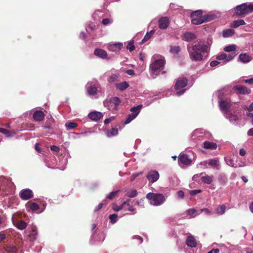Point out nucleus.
Returning a JSON list of instances; mask_svg holds the SVG:
<instances>
[{"label": "nucleus", "mask_w": 253, "mask_h": 253, "mask_svg": "<svg viewBox=\"0 0 253 253\" xmlns=\"http://www.w3.org/2000/svg\"><path fill=\"white\" fill-rule=\"evenodd\" d=\"M189 58L192 61L201 62L208 55V46L204 43L197 42L188 44L187 47Z\"/></svg>", "instance_id": "1"}, {"label": "nucleus", "mask_w": 253, "mask_h": 253, "mask_svg": "<svg viewBox=\"0 0 253 253\" xmlns=\"http://www.w3.org/2000/svg\"><path fill=\"white\" fill-rule=\"evenodd\" d=\"M166 61L162 56H154L151 59L150 69L152 74L157 75L164 69Z\"/></svg>", "instance_id": "2"}, {"label": "nucleus", "mask_w": 253, "mask_h": 253, "mask_svg": "<svg viewBox=\"0 0 253 253\" xmlns=\"http://www.w3.org/2000/svg\"><path fill=\"white\" fill-rule=\"evenodd\" d=\"M235 15L239 17H244L253 11V3L248 4L244 3L236 6L234 8Z\"/></svg>", "instance_id": "3"}, {"label": "nucleus", "mask_w": 253, "mask_h": 253, "mask_svg": "<svg viewBox=\"0 0 253 253\" xmlns=\"http://www.w3.org/2000/svg\"><path fill=\"white\" fill-rule=\"evenodd\" d=\"M146 199L151 205L158 206L162 205L165 201L164 195L160 193H148L146 195Z\"/></svg>", "instance_id": "4"}, {"label": "nucleus", "mask_w": 253, "mask_h": 253, "mask_svg": "<svg viewBox=\"0 0 253 253\" xmlns=\"http://www.w3.org/2000/svg\"><path fill=\"white\" fill-rule=\"evenodd\" d=\"M142 105H139L136 107H132L130 109L131 114H129L126 118L125 122V124H129L131 121L134 119L139 114Z\"/></svg>", "instance_id": "5"}, {"label": "nucleus", "mask_w": 253, "mask_h": 253, "mask_svg": "<svg viewBox=\"0 0 253 253\" xmlns=\"http://www.w3.org/2000/svg\"><path fill=\"white\" fill-rule=\"evenodd\" d=\"M121 103V100L118 97H111L107 103V108L111 111H116Z\"/></svg>", "instance_id": "6"}, {"label": "nucleus", "mask_w": 253, "mask_h": 253, "mask_svg": "<svg viewBox=\"0 0 253 253\" xmlns=\"http://www.w3.org/2000/svg\"><path fill=\"white\" fill-rule=\"evenodd\" d=\"M19 196L23 200H28L33 197V191L30 189H24L19 193Z\"/></svg>", "instance_id": "7"}, {"label": "nucleus", "mask_w": 253, "mask_h": 253, "mask_svg": "<svg viewBox=\"0 0 253 253\" xmlns=\"http://www.w3.org/2000/svg\"><path fill=\"white\" fill-rule=\"evenodd\" d=\"M188 84V80L185 77H180L176 81L174 88L176 90H179L185 87Z\"/></svg>", "instance_id": "8"}, {"label": "nucleus", "mask_w": 253, "mask_h": 253, "mask_svg": "<svg viewBox=\"0 0 253 253\" xmlns=\"http://www.w3.org/2000/svg\"><path fill=\"white\" fill-rule=\"evenodd\" d=\"M160 177L158 171L156 170H151L148 172L146 175L147 179L152 183L157 181Z\"/></svg>", "instance_id": "9"}, {"label": "nucleus", "mask_w": 253, "mask_h": 253, "mask_svg": "<svg viewBox=\"0 0 253 253\" xmlns=\"http://www.w3.org/2000/svg\"><path fill=\"white\" fill-rule=\"evenodd\" d=\"M233 89L237 91V93L240 94H249L251 93V90L244 85H236L233 87Z\"/></svg>", "instance_id": "10"}, {"label": "nucleus", "mask_w": 253, "mask_h": 253, "mask_svg": "<svg viewBox=\"0 0 253 253\" xmlns=\"http://www.w3.org/2000/svg\"><path fill=\"white\" fill-rule=\"evenodd\" d=\"M159 27L161 29H166L169 24V20L168 17H161L158 21Z\"/></svg>", "instance_id": "11"}, {"label": "nucleus", "mask_w": 253, "mask_h": 253, "mask_svg": "<svg viewBox=\"0 0 253 253\" xmlns=\"http://www.w3.org/2000/svg\"><path fill=\"white\" fill-rule=\"evenodd\" d=\"M178 162L185 165H189L192 163V160L187 154H184L180 155Z\"/></svg>", "instance_id": "12"}, {"label": "nucleus", "mask_w": 253, "mask_h": 253, "mask_svg": "<svg viewBox=\"0 0 253 253\" xmlns=\"http://www.w3.org/2000/svg\"><path fill=\"white\" fill-rule=\"evenodd\" d=\"M88 117L91 120L97 121L103 117V115L99 112H91L88 115Z\"/></svg>", "instance_id": "13"}, {"label": "nucleus", "mask_w": 253, "mask_h": 253, "mask_svg": "<svg viewBox=\"0 0 253 253\" xmlns=\"http://www.w3.org/2000/svg\"><path fill=\"white\" fill-rule=\"evenodd\" d=\"M86 90L88 94L89 95H94L97 94V87L95 84H87L86 86Z\"/></svg>", "instance_id": "14"}, {"label": "nucleus", "mask_w": 253, "mask_h": 253, "mask_svg": "<svg viewBox=\"0 0 253 253\" xmlns=\"http://www.w3.org/2000/svg\"><path fill=\"white\" fill-rule=\"evenodd\" d=\"M44 116V114L42 111L38 110L34 112L33 118L35 121L40 122L43 120Z\"/></svg>", "instance_id": "15"}, {"label": "nucleus", "mask_w": 253, "mask_h": 253, "mask_svg": "<svg viewBox=\"0 0 253 253\" xmlns=\"http://www.w3.org/2000/svg\"><path fill=\"white\" fill-rule=\"evenodd\" d=\"M213 178L214 177L212 175H209L208 174H205V175L201 176V179L204 183L211 184L213 181Z\"/></svg>", "instance_id": "16"}, {"label": "nucleus", "mask_w": 253, "mask_h": 253, "mask_svg": "<svg viewBox=\"0 0 253 253\" xmlns=\"http://www.w3.org/2000/svg\"><path fill=\"white\" fill-rule=\"evenodd\" d=\"M186 244L188 247L192 248L196 247L197 246L196 241L192 236H189L187 237L186 241Z\"/></svg>", "instance_id": "17"}, {"label": "nucleus", "mask_w": 253, "mask_h": 253, "mask_svg": "<svg viewBox=\"0 0 253 253\" xmlns=\"http://www.w3.org/2000/svg\"><path fill=\"white\" fill-rule=\"evenodd\" d=\"M94 54L95 55L103 59H106L107 57L106 51L102 49H96L94 51Z\"/></svg>", "instance_id": "18"}, {"label": "nucleus", "mask_w": 253, "mask_h": 253, "mask_svg": "<svg viewBox=\"0 0 253 253\" xmlns=\"http://www.w3.org/2000/svg\"><path fill=\"white\" fill-rule=\"evenodd\" d=\"M204 148L207 149L215 150L217 148V144L215 143L207 141L204 142Z\"/></svg>", "instance_id": "19"}, {"label": "nucleus", "mask_w": 253, "mask_h": 253, "mask_svg": "<svg viewBox=\"0 0 253 253\" xmlns=\"http://www.w3.org/2000/svg\"><path fill=\"white\" fill-rule=\"evenodd\" d=\"M204 18V16H203V17H195V16L191 17L192 23L195 25L201 24L205 22Z\"/></svg>", "instance_id": "20"}, {"label": "nucleus", "mask_w": 253, "mask_h": 253, "mask_svg": "<svg viewBox=\"0 0 253 253\" xmlns=\"http://www.w3.org/2000/svg\"><path fill=\"white\" fill-rule=\"evenodd\" d=\"M239 59L243 63H247L251 60V57L247 53H242L239 55Z\"/></svg>", "instance_id": "21"}, {"label": "nucleus", "mask_w": 253, "mask_h": 253, "mask_svg": "<svg viewBox=\"0 0 253 253\" xmlns=\"http://www.w3.org/2000/svg\"><path fill=\"white\" fill-rule=\"evenodd\" d=\"M225 160L227 164L231 167H232L234 168H237V167H241L243 166H242L240 164L235 163L233 160L230 157L226 158L225 159Z\"/></svg>", "instance_id": "22"}, {"label": "nucleus", "mask_w": 253, "mask_h": 253, "mask_svg": "<svg viewBox=\"0 0 253 253\" xmlns=\"http://www.w3.org/2000/svg\"><path fill=\"white\" fill-rule=\"evenodd\" d=\"M196 38L195 35L191 32H187L184 34L183 40L190 42L193 40H194Z\"/></svg>", "instance_id": "23"}, {"label": "nucleus", "mask_w": 253, "mask_h": 253, "mask_svg": "<svg viewBox=\"0 0 253 253\" xmlns=\"http://www.w3.org/2000/svg\"><path fill=\"white\" fill-rule=\"evenodd\" d=\"M116 86L117 89L123 91L129 86V84L126 82H123L116 84Z\"/></svg>", "instance_id": "24"}, {"label": "nucleus", "mask_w": 253, "mask_h": 253, "mask_svg": "<svg viewBox=\"0 0 253 253\" xmlns=\"http://www.w3.org/2000/svg\"><path fill=\"white\" fill-rule=\"evenodd\" d=\"M246 23L244 20L239 19L234 21L231 24V27L233 28H236L241 25H245Z\"/></svg>", "instance_id": "25"}, {"label": "nucleus", "mask_w": 253, "mask_h": 253, "mask_svg": "<svg viewBox=\"0 0 253 253\" xmlns=\"http://www.w3.org/2000/svg\"><path fill=\"white\" fill-rule=\"evenodd\" d=\"M219 106L221 110H227L229 107L230 105L229 103L225 100H221L219 102Z\"/></svg>", "instance_id": "26"}, {"label": "nucleus", "mask_w": 253, "mask_h": 253, "mask_svg": "<svg viewBox=\"0 0 253 253\" xmlns=\"http://www.w3.org/2000/svg\"><path fill=\"white\" fill-rule=\"evenodd\" d=\"M0 132L5 134L7 137L12 136L15 132L14 130L9 131L5 128L0 127Z\"/></svg>", "instance_id": "27"}, {"label": "nucleus", "mask_w": 253, "mask_h": 253, "mask_svg": "<svg viewBox=\"0 0 253 253\" xmlns=\"http://www.w3.org/2000/svg\"><path fill=\"white\" fill-rule=\"evenodd\" d=\"M27 223L23 220L19 221L16 224V227L19 230H23L27 227Z\"/></svg>", "instance_id": "28"}, {"label": "nucleus", "mask_w": 253, "mask_h": 253, "mask_svg": "<svg viewBox=\"0 0 253 253\" xmlns=\"http://www.w3.org/2000/svg\"><path fill=\"white\" fill-rule=\"evenodd\" d=\"M5 250L7 253H17V248L15 246L13 245L6 246L5 247Z\"/></svg>", "instance_id": "29"}, {"label": "nucleus", "mask_w": 253, "mask_h": 253, "mask_svg": "<svg viewBox=\"0 0 253 253\" xmlns=\"http://www.w3.org/2000/svg\"><path fill=\"white\" fill-rule=\"evenodd\" d=\"M234 34V31L232 29H228L223 31V36L225 38L229 37Z\"/></svg>", "instance_id": "30"}, {"label": "nucleus", "mask_w": 253, "mask_h": 253, "mask_svg": "<svg viewBox=\"0 0 253 253\" xmlns=\"http://www.w3.org/2000/svg\"><path fill=\"white\" fill-rule=\"evenodd\" d=\"M181 50L179 46H170L169 52L172 54H178Z\"/></svg>", "instance_id": "31"}, {"label": "nucleus", "mask_w": 253, "mask_h": 253, "mask_svg": "<svg viewBox=\"0 0 253 253\" xmlns=\"http://www.w3.org/2000/svg\"><path fill=\"white\" fill-rule=\"evenodd\" d=\"M38 234L36 229L33 228L31 232L29 234V238L31 241H34L36 239L37 236Z\"/></svg>", "instance_id": "32"}, {"label": "nucleus", "mask_w": 253, "mask_h": 253, "mask_svg": "<svg viewBox=\"0 0 253 253\" xmlns=\"http://www.w3.org/2000/svg\"><path fill=\"white\" fill-rule=\"evenodd\" d=\"M226 207L224 205H222L218 206L216 209V212L217 214H223L225 211Z\"/></svg>", "instance_id": "33"}, {"label": "nucleus", "mask_w": 253, "mask_h": 253, "mask_svg": "<svg viewBox=\"0 0 253 253\" xmlns=\"http://www.w3.org/2000/svg\"><path fill=\"white\" fill-rule=\"evenodd\" d=\"M78 125L75 122H69L65 124V126L67 129H72L77 126Z\"/></svg>", "instance_id": "34"}, {"label": "nucleus", "mask_w": 253, "mask_h": 253, "mask_svg": "<svg viewBox=\"0 0 253 253\" xmlns=\"http://www.w3.org/2000/svg\"><path fill=\"white\" fill-rule=\"evenodd\" d=\"M137 191L136 190H131L126 193V195L129 198H134L137 195Z\"/></svg>", "instance_id": "35"}, {"label": "nucleus", "mask_w": 253, "mask_h": 253, "mask_svg": "<svg viewBox=\"0 0 253 253\" xmlns=\"http://www.w3.org/2000/svg\"><path fill=\"white\" fill-rule=\"evenodd\" d=\"M236 49V45L235 44H231L227 46L224 48V50L226 52L234 51Z\"/></svg>", "instance_id": "36"}, {"label": "nucleus", "mask_w": 253, "mask_h": 253, "mask_svg": "<svg viewBox=\"0 0 253 253\" xmlns=\"http://www.w3.org/2000/svg\"><path fill=\"white\" fill-rule=\"evenodd\" d=\"M208 164L213 168H216L218 166V160L215 159L209 160Z\"/></svg>", "instance_id": "37"}, {"label": "nucleus", "mask_w": 253, "mask_h": 253, "mask_svg": "<svg viewBox=\"0 0 253 253\" xmlns=\"http://www.w3.org/2000/svg\"><path fill=\"white\" fill-rule=\"evenodd\" d=\"M118 133V129L117 128L114 127L111 129V130L108 131L107 133V135L109 137H111L112 136H114L117 135Z\"/></svg>", "instance_id": "38"}, {"label": "nucleus", "mask_w": 253, "mask_h": 253, "mask_svg": "<svg viewBox=\"0 0 253 253\" xmlns=\"http://www.w3.org/2000/svg\"><path fill=\"white\" fill-rule=\"evenodd\" d=\"M119 76H120V75L119 74H112L110 76V77L108 79V82H109L110 83H111V82H114L117 81L118 80V79L119 78Z\"/></svg>", "instance_id": "39"}, {"label": "nucleus", "mask_w": 253, "mask_h": 253, "mask_svg": "<svg viewBox=\"0 0 253 253\" xmlns=\"http://www.w3.org/2000/svg\"><path fill=\"white\" fill-rule=\"evenodd\" d=\"M204 16L205 22L211 21L216 18V16L214 14H208Z\"/></svg>", "instance_id": "40"}, {"label": "nucleus", "mask_w": 253, "mask_h": 253, "mask_svg": "<svg viewBox=\"0 0 253 253\" xmlns=\"http://www.w3.org/2000/svg\"><path fill=\"white\" fill-rule=\"evenodd\" d=\"M119 191V190H117L111 192L106 197L110 200H112L117 195Z\"/></svg>", "instance_id": "41"}, {"label": "nucleus", "mask_w": 253, "mask_h": 253, "mask_svg": "<svg viewBox=\"0 0 253 253\" xmlns=\"http://www.w3.org/2000/svg\"><path fill=\"white\" fill-rule=\"evenodd\" d=\"M202 10H197L192 13L191 17H203Z\"/></svg>", "instance_id": "42"}, {"label": "nucleus", "mask_w": 253, "mask_h": 253, "mask_svg": "<svg viewBox=\"0 0 253 253\" xmlns=\"http://www.w3.org/2000/svg\"><path fill=\"white\" fill-rule=\"evenodd\" d=\"M29 208L33 211H36L39 209V206L36 203H32L30 204Z\"/></svg>", "instance_id": "43"}, {"label": "nucleus", "mask_w": 253, "mask_h": 253, "mask_svg": "<svg viewBox=\"0 0 253 253\" xmlns=\"http://www.w3.org/2000/svg\"><path fill=\"white\" fill-rule=\"evenodd\" d=\"M117 217L118 215L116 214H110L109 216V218L110 219L111 222L113 223H114L117 221Z\"/></svg>", "instance_id": "44"}, {"label": "nucleus", "mask_w": 253, "mask_h": 253, "mask_svg": "<svg viewBox=\"0 0 253 253\" xmlns=\"http://www.w3.org/2000/svg\"><path fill=\"white\" fill-rule=\"evenodd\" d=\"M227 58V54L224 53H222L219 55H217L216 57V59L218 60L225 59Z\"/></svg>", "instance_id": "45"}, {"label": "nucleus", "mask_w": 253, "mask_h": 253, "mask_svg": "<svg viewBox=\"0 0 253 253\" xmlns=\"http://www.w3.org/2000/svg\"><path fill=\"white\" fill-rule=\"evenodd\" d=\"M126 48L130 52L134 50L135 49V46L133 44V42H130L128 43Z\"/></svg>", "instance_id": "46"}, {"label": "nucleus", "mask_w": 253, "mask_h": 253, "mask_svg": "<svg viewBox=\"0 0 253 253\" xmlns=\"http://www.w3.org/2000/svg\"><path fill=\"white\" fill-rule=\"evenodd\" d=\"M136 204L138 206L144 208V198H141L138 201H137Z\"/></svg>", "instance_id": "47"}, {"label": "nucleus", "mask_w": 253, "mask_h": 253, "mask_svg": "<svg viewBox=\"0 0 253 253\" xmlns=\"http://www.w3.org/2000/svg\"><path fill=\"white\" fill-rule=\"evenodd\" d=\"M243 108L245 110H247L249 112L253 111V102H252L249 106L245 105L243 107Z\"/></svg>", "instance_id": "48"}, {"label": "nucleus", "mask_w": 253, "mask_h": 253, "mask_svg": "<svg viewBox=\"0 0 253 253\" xmlns=\"http://www.w3.org/2000/svg\"><path fill=\"white\" fill-rule=\"evenodd\" d=\"M202 192V190H200V189H198V190H190L189 191V193L192 196H195L196 195V194H198L199 193H200Z\"/></svg>", "instance_id": "49"}, {"label": "nucleus", "mask_w": 253, "mask_h": 253, "mask_svg": "<svg viewBox=\"0 0 253 253\" xmlns=\"http://www.w3.org/2000/svg\"><path fill=\"white\" fill-rule=\"evenodd\" d=\"M112 22V20L109 18H105L102 20V23L104 25H107Z\"/></svg>", "instance_id": "50"}, {"label": "nucleus", "mask_w": 253, "mask_h": 253, "mask_svg": "<svg viewBox=\"0 0 253 253\" xmlns=\"http://www.w3.org/2000/svg\"><path fill=\"white\" fill-rule=\"evenodd\" d=\"M151 36H150L149 34H148V32H147L145 36H144V38L142 39V40L141 41V43H144L145 42L148 41L150 38H151Z\"/></svg>", "instance_id": "51"}, {"label": "nucleus", "mask_w": 253, "mask_h": 253, "mask_svg": "<svg viewBox=\"0 0 253 253\" xmlns=\"http://www.w3.org/2000/svg\"><path fill=\"white\" fill-rule=\"evenodd\" d=\"M6 238V234L4 231L0 232V243Z\"/></svg>", "instance_id": "52"}, {"label": "nucleus", "mask_w": 253, "mask_h": 253, "mask_svg": "<svg viewBox=\"0 0 253 253\" xmlns=\"http://www.w3.org/2000/svg\"><path fill=\"white\" fill-rule=\"evenodd\" d=\"M177 195L179 198L183 199L184 197V193L183 191L179 190L177 192Z\"/></svg>", "instance_id": "53"}, {"label": "nucleus", "mask_w": 253, "mask_h": 253, "mask_svg": "<svg viewBox=\"0 0 253 253\" xmlns=\"http://www.w3.org/2000/svg\"><path fill=\"white\" fill-rule=\"evenodd\" d=\"M235 56V54L234 53H231L230 54L227 55V58L225 59V61L228 62L233 58Z\"/></svg>", "instance_id": "54"}, {"label": "nucleus", "mask_w": 253, "mask_h": 253, "mask_svg": "<svg viewBox=\"0 0 253 253\" xmlns=\"http://www.w3.org/2000/svg\"><path fill=\"white\" fill-rule=\"evenodd\" d=\"M50 149H51V150L55 151L56 152H58L60 150L59 147L58 146H56L55 145L51 146Z\"/></svg>", "instance_id": "55"}, {"label": "nucleus", "mask_w": 253, "mask_h": 253, "mask_svg": "<svg viewBox=\"0 0 253 253\" xmlns=\"http://www.w3.org/2000/svg\"><path fill=\"white\" fill-rule=\"evenodd\" d=\"M115 47L117 48L118 50H119L121 49V48L123 47V43H117L115 44H113Z\"/></svg>", "instance_id": "56"}, {"label": "nucleus", "mask_w": 253, "mask_h": 253, "mask_svg": "<svg viewBox=\"0 0 253 253\" xmlns=\"http://www.w3.org/2000/svg\"><path fill=\"white\" fill-rule=\"evenodd\" d=\"M114 120V117H110L109 118H107V119H106L105 120H104V124L105 125H107V124H109L111 122H112V121H113Z\"/></svg>", "instance_id": "57"}, {"label": "nucleus", "mask_w": 253, "mask_h": 253, "mask_svg": "<svg viewBox=\"0 0 253 253\" xmlns=\"http://www.w3.org/2000/svg\"><path fill=\"white\" fill-rule=\"evenodd\" d=\"M108 49L112 51H118L117 48L115 47L113 44H110L108 46Z\"/></svg>", "instance_id": "58"}, {"label": "nucleus", "mask_w": 253, "mask_h": 253, "mask_svg": "<svg viewBox=\"0 0 253 253\" xmlns=\"http://www.w3.org/2000/svg\"><path fill=\"white\" fill-rule=\"evenodd\" d=\"M219 64V62L216 60H213L211 62L210 65L211 67H214Z\"/></svg>", "instance_id": "59"}, {"label": "nucleus", "mask_w": 253, "mask_h": 253, "mask_svg": "<svg viewBox=\"0 0 253 253\" xmlns=\"http://www.w3.org/2000/svg\"><path fill=\"white\" fill-rule=\"evenodd\" d=\"M124 208V206H123V204H122L121 205L119 206H116V207L114 208V210L115 211H119L120 210H122Z\"/></svg>", "instance_id": "60"}, {"label": "nucleus", "mask_w": 253, "mask_h": 253, "mask_svg": "<svg viewBox=\"0 0 253 253\" xmlns=\"http://www.w3.org/2000/svg\"><path fill=\"white\" fill-rule=\"evenodd\" d=\"M244 82L246 84H253V78L250 79L245 80H244Z\"/></svg>", "instance_id": "61"}, {"label": "nucleus", "mask_w": 253, "mask_h": 253, "mask_svg": "<svg viewBox=\"0 0 253 253\" xmlns=\"http://www.w3.org/2000/svg\"><path fill=\"white\" fill-rule=\"evenodd\" d=\"M126 73L130 76H133L135 74L134 71L131 69L126 70Z\"/></svg>", "instance_id": "62"}, {"label": "nucleus", "mask_w": 253, "mask_h": 253, "mask_svg": "<svg viewBox=\"0 0 253 253\" xmlns=\"http://www.w3.org/2000/svg\"><path fill=\"white\" fill-rule=\"evenodd\" d=\"M246 154V151L243 148L239 150V154L242 156H244Z\"/></svg>", "instance_id": "63"}, {"label": "nucleus", "mask_w": 253, "mask_h": 253, "mask_svg": "<svg viewBox=\"0 0 253 253\" xmlns=\"http://www.w3.org/2000/svg\"><path fill=\"white\" fill-rule=\"evenodd\" d=\"M219 250L218 249H213L212 250L209 251L208 253H218Z\"/></svg>", "instance_id": "64"}]
</instances>
